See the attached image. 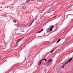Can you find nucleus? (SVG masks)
Listing matches in <instances>:
<instances>
[{"instance_id": "7", "label": "nucleus", "mask_w": 73, "mask_h": 73, "mask_svg": "<svg viewBox=\"0 0 73 73\" xmlns=\"http://www.w3.org/2000/svg\"><path fill=\"white\" fill-rule=\"evenodd\" d=\"M3 49H5L6 48V45H5L3 46Z\"/></svg>"}, {"instance_id": "14", "label": "nucleus", "mask_w": 73, "mask_h": 73, "mask_svg": "<svg viewBox=\"0 0 73 73\" xmlns=\"http://www.w3.org/2000/svg\"><path fill=\"white\" fill-rule=\"evenodd\" d=\"M22 39H23V38L19 39V40L20 41H21V40H22Z\"/></svg>"}, {"instance_id": "17", "label": "nucleus", "mask_w": 73, "mask_h": 73, "mask_svg": "<svg viewBox=\"0 0 73 73\" xmlns=\"http://www.w3.org/2000/svg\"><path fill=\"white\" fill-rule=\"evenodd\" d=\"M56 17V16H55V17H54L53 18H55V17Z\"/></svg>"}, {"instance_id": "12", "label": "nucleus", "mask_w": 73, "mask_h": 73, "mask_svg": "<svg viewBox=\"0 0 73 73\" xmlns=\"http://www.w3.org/2000/svg\"><path fill=\"white\" fill-rule=\"evenodd\" d=\"M13 22H14V23H16V20H14L13 21Z\"/></svg>"}, {"instance_id": "5", "label": "nucleus", "mask_w": 73, "mask_h": 73, "mask_svg": "<svg viewBox=\"0 0 73 73\" xmlns=\"http://www.w3.org/2000/svg\"><path fill=\"white\" fill-rule=\"evenodd\" d=\"M15 48H16V49L19 48V46H18V45L17 44L16 45V46H15Z\"/></svg>"}, {"instance_id": "10", "label": "nucleus", "mask_w": 73, "mask_h": 73, "mask_svg": "<svg viewBox=\"0 0 73 73\" xmlns=\"http://www.w3.org/2000/svg\"><path fill=\"white\" fill-rule=\"evenodd\" d=\"M60 40H61V39H59L57 41L56 43H58L59 42Z\"/></svg>"}, {"instance_id": "8", "label": "nucleus", "mask_w": 73, "mask_h": 73, "mask_svg": "<svg viewBox=\"0 0 73 73\" xmlns=\"http://www.w3.org/2000/svg\"><path fill=\"white\" fill-rule=\"evenodd\" d=\"M44 31V29H42L40 31H39L38 32V33H41V32H42V31Z\"/></svg>"}, {"instance_id": "19", "label": "nucleus", "mask_w": 73, "mask_h": 73, "mask_svg": "<svg viewBox=\"0 0 73 73\" xmlns=\"http://www.w3.org/2000/svg\"><path fill=\"white\" fill-rule=\"evenodd\" d=\"M64 38V37L63 38Z\"/></svg>"}, {"instance_id": "11", "label": "nucleus", "mask_w": 73, "mask_h": 73, "mask_svg": "<svg viewBox=\"0 0 73 73\" xmlns=\"http://www.w3.org/2000/svg\"><path fill=\"white\" fill-rule=\"evenodd\" d=\"M56 49V48H54V49H53L51 52V53H52L54 51V50Z\"/></svg>"}, {"instance_id": "3", "label": "nucleus", "mask_w": 73, "mask_h": 73, "mask_svg": "<svg viewBox=\"0 0 73 73\" xmlns=\"http://www.w3.org/2000/svg\"><path fill=\"white\" fill-rule=\"evenodd\" d=\"M43 60H44V61H47V60H46V59H43L41 60L39 62V64H38L39 65H41V62H42V61H43Z\"/></svg>"}, {"instance_id": "20", "label": "nucleus", "mask_w": 73, "mask_h": 73, "mask_svg": "<svg viewBox=\"0 0 73 73\" xmlns=\"http://www.w3.org/2000/svg\"><path fill=\"white\" fill-rule=\"evenodd\" d=\"M44 34H45V33H44Z\"/></svg>"}, {"instance_id": "15", "label": "nucleus", "mask_w": 73, "mask_h": 73, "mask_svg": "<svg viewBox=\"0 0 73 73\" xmlns=\"http://www.w3.org/2000/svg\"><path fill=\"white\" fill-rule=\"evenodd\" d=\"M64 66H65V65H63V66H62V68H64Z\"/></svg>"}, {"instance_id": "2", "label": "nucleus", "mask_w": 73, "mask_h": 73, "mask_svg": "<svg viewBox=\"0 0 73 73\" xmlns=\"http://www.w3.org/2000/svg\"><path fill=\"white\" fill-rule=\"evenodd\" d=\"M54 26H51V27H50V29H48L47 30V32H50V31H52L53 29V28H54Z\"/></svg>"}, {"instance_id": "18", "label": "nucleus", "mask_w": 73, "mask_h": 73, "mask_svg": "<svg viewBox=\"0 0 73 73\" xmlns=\"http://www.w3.org/2000/svg\"><path fill=\"white\" fill-rule=\"evenodd\" d=\"M31 1H33V0H31Z\"/></svg>"}, {"instance_id": "16", "label": "nucleus", "mask_w": 73, "mask_h": 73, "mask_svg": "<svg viewBox=\"0 0 73 73\" xmlns=\"http://www.w3.org/2000/svg\"><path fill=\"white\" fill-rule=\"evenodd\" d=\"M19 42V40H17V41L16 43H17H17H18Z\"/></svg>"}, {"instance_id": "4", "label": "nucleus", "mask_w": 73, "mask_h": 73, "mask_svg": "<svg viewBox=\"0 0 73 73\" xmlns=\"http://www.w3.org/2000/svg\"><path fill=\"white\" fill-rule=\"evenodd\" d=\"M72 58H70V59L67 62H66V63L64 64L63 65H65V64H68V63L69 62H70L71 61H72Z\"/></svg>"}, {"instance_id": "13", "label": "nucleus", "mask_w": 73, "mask_h": 73, "mask_svg": "<svg viewBox=\"0 0 73 73\" xmlns=\"http://www.w3.org/2000/svg\"><path fill=\"white\" fill-rule=\"evenodd\" d=\"M34 21V20H33V21H32V22L31 23V24L30 25H32V23H33Z\"/></svg>"}, {"instance_id": "9", "label": "nucleus", "mask_w": 73, "mask_h": 73, "mask_svg": "<svg viewBox=\"0 0 73 73\" xmlns=\"http://www.w3.org/2000/svg\"><path fill=\"white\" fill-rule=\"evenodd\" d=\"M29 1H30V0H27V1H26V3H28Z\"/></svg>"}, {"instance_id": "1", "label": "nucleus", "mask_w": 73, "mask_h": 73, "mask_svg": "<svg viewBox=\"0 0 73 73\" xmlns=\"http://www.w3.org/2000/svg\"><path fill=\"white\" fill-rule=\"evenodd\" d=\"M16 31L19 30L20 32H24V31L23 28H21L20 27H17L16 29Z\"/></svg>"}, {"instance_id": "6", "label": "nucleus", "mask_w": 73, "mask_h": 73, "mask_svg": "<svg viewBox=\"0 0 73 73\" xmlns=\"http://www.w3.org/2000/svg\"><path fill=\"white\" fill-rule=\"evenodd\" d=\"M52 59H50L48 60L47 62H48V63H49V62H52Z\"/></svg>"}]
</instances>
